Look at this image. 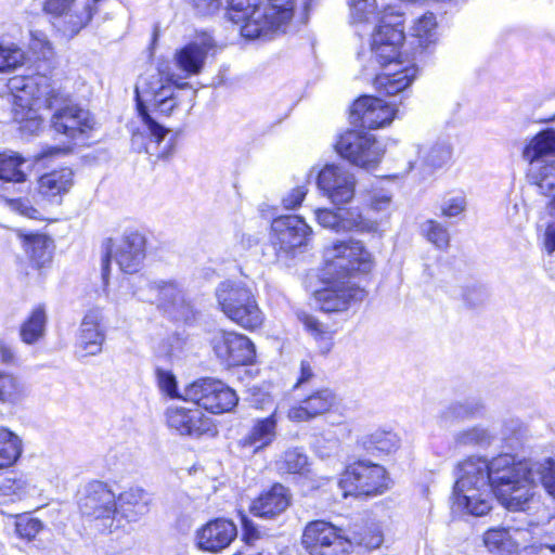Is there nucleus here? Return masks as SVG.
Instances as JSON below:
<instances>
[{
  "instance_id": "f257e3e1",
  "label": "nucleus",
  "mask_w": 555,
  "mask_h": 555,
  "mask_svg": "<svg viewBox=\"0 0 555 555\" xmlns=\"http://www.w3.org/2000/svg\"><path fill=\"white\" fill-rule=\"evenodd\" d=\"M541 482L555 500V459L516 462L511 454H501L490 462L469 457L457 466L453 507L473 516H483L492 508V493L511 512H525L537 502Z\"/></svg>"
},
{
  "instance_id": "f03ea898",
  "label": "nucleus",
  "mask_w": 555,
  "mask_h": 555,
  "mask_svg": "<svg viewBox=\"0 0 555 555\" xmlns=\"http://www.w3.org/2000/svg\"><path fill=\"white\" fill-rule=\"evenodd\" d=\"M185 87L188 83H179L168 66L146 70L138 77L134 87L137 109L150 135L144 149L151 156L158 159L171 156L178 134L158 124L150 115L149 107L160 115L170 116L180 104L179 91Z\"/></svg>"
},
{
  "instance_id": "7ed1b4c3",
  "label": "nucleus",
  "mask_w": 555,
  "mask_h": 555,
  "mask_svg": "<svg viewBox=\"0 0 555 555\" xmlns=\"http://www.w3.org/2000/svg\"><path fill=\"white\" fill-rule=\"evenodd\" d=\"M12 119L23 133L36 134L42 126L41 107L52 109L66 100L62 86L44 75L14 76L8 81Z\"/></svg>"
},
{
  "instance_id": "20e7f679",
  "label": "nucleus",
  "mask_w": 555,
  "mask_h": 555,
  "mask_svg": "<svg viewBox=\"0 0 555 555\" xmlns=\"http://www.w3.org/2000/svg\"><path fill=\"white\" fill-rule=\"evenodd\" d=\"M294 16L293 0H228L227 17L241 26V34L248 39H271L285 33Z\"/></svg>"
},
{
  "instance_id": "39448f33",
  "label": "nucleus",
  "mask_w": 555,
  "mask_h": 555,
  "mask_svg": "<svg viewBox=\"0 0 555 555\" xmlns=\"http://www.w3.org/2000/svg\"><path fill=\"white\" fill-rule=\"evenodd\" d=\"M529 164L528 179L543 195L555 192V130L545 129L533 135L522 149Z\"/></svg>"
},
{
  "instance_id": "423d86ee",
  "label": "nucleus",
  "mask_w": 555,
  "mask_h": 555,
  "mask_svg": "<svg viewBox=\"0 0 555 555\" xmlns=\"http://www.w3.org/2000/svg\"><path fill=\"white\" fill-rule=\"evenodd\" d=\"M101 278L114 274L112 260L118 272L127 275L137 274L142 267L146 253V238L139 231H126L120 237H107L102 242Z\"/></svg>"
},
{
  "instance_id": "0eeeda50",
  "label": "nucleus",
  "mask_w": 555,
  "mask_h": 555,
  "mask_svg": "<svg viewBox=\"0 0 555 555\" xmlns=\"http://www.w3.org/2000/svg\"><path fill=\"white\" fill-rule=\"evenodd\" d=\"M322 257L328 273L337 278L369 274L374 267L371 253L362 242L352 238L334 241L324 247Z\"/></svg>"
},
{
  "instance_id": "6e6552de",
  "label": "nucleus",
  "mask_w": 555,
  "mask_h": 555,
  "mask_svg": "<svg viewBox=\"0 0 555 555\" xmlns=\"http://www.w3.org/2000/svg\"><path fill=\"white\" fill-rule=\"evenodd\" d=\"M78 506L83 516L103 521L104 531L112 533L120 528V525L115 524L116 495L107 483L100 480L88 482L80 494Z\"/></svg>"
},
{
  "instance_id": "1a4fd4ad",
  "label": "nucleus",
  "mask_w": 555,
  "mask_h": 555,
  "mask_svg": "<svg viewBox=\"0 0 555 555\" xmlns=\"http://www.w3.org/2000/svg\"><path fill=\"white\" fill-rule=\"evenodd\" d=\"M386 469L370 461H357L347 466L339 486L347 495H377L388 488Z\"/></svg>"
},
{
  "instance_id": "9d476101",
  "label": "nucleus",
  "mask_w": 555,
  "mask_h": 555,
  "mask_svg": "<svg viewBox=\"0 0 555 555\" xmlns=\"http://www.w3.org/2000/svg\"><path fill=\"white\" fill-rule=\"evenodd\" d=\"M301 544L309 555H348L352 546L344 529L324 520L306 525Z\"/></svg>"
},
{
  "instance_id": "9b49d317",
  "label": "nucleus",
  "mask_w": 555,
  "mask_h": 555,
  "mask_svg": "<svg viewBox=\"0 0 555 555\" xmlns=\"http://www.w3.org/2000/svg\"><path fill=\"white\" fill-rule=\"evenodd\" d=\"M404 38L402 15L386 10L372 35L371 50L376 62L386 65L396 61Z\"/></svg>"
},
{
  "instance_id": "f8f14e48",
  "label": "nucleus",
  "mask_w": 555,
  "mask_h": 555,
  "mask_svg": "<svg viewBox=\"0 0 555 555\" xmlns=\"http://www.w3.org/2000/svg\"><path fill=\"white\" fill-rule=\"evenodd\" d=\"M183 398L214 414L230 412L238 402L233 389L211 378L199 379L188 386Z\"/></svg>"
},
{
  "instance_id": "ddd939ff",
  "label": "nucleus",
  "mask_w": 555,
  "mask_h": 555,
  "mask_svg": "<svg viewBox=\"0 0 555 555\" xmlns=\"http://www.w3.org/2000/svg\"><path fill=\"white\" fill-rule=\"evenodd\" d=\"M335 147L341 157L364 169L375 168L385 152L373 134L353 130L341 134Z\"/></svg>"
},
{
  "instance_id": "4468645a",
  "label": "nucleus",
  "mask_w": 555,
  "mask_h": 555,
  "mask_svg": "<svg viewBox=\"0 0 555 555\" xmlns=\"http://www.w3.org/2000/svg\"><path fill=\"white\" fill-rule=\"evenodd\" d=\"M311 234L312 230L302 217L281 216L271 223L270 241L276 256L287 258L305 246Z\"/></svg>"
},
{
  "instance_id": "2eb2a0df",
  "label": "nucleus",
  "mask_w": 555,
  "mask_h": 555,
  "mask_svg": "<svg viewBox=\"0 0 555 555\" xmlns=\"http://www.w3.org/2000/svg\"><path fill=\"white\" fill-rule=\"evenodd\" d=\"M104 0H46L44 11L63 16V29L69 37L76 36L98 13Z\"/></svg>"
},
{
  "instance_id": "dca6fc26",
  "label": "nucleus",
  "mask_w": 555,
  "mask_h": 555,
  "mask_svg": "<svg viewBox=\"0 0 555 555\" xmlns=\"http://www.w3.org/2000/svg\"><path fill=\"white\" fill-rule=\"evenodd\" d=\"M321 287L313 291L315 304L322 311L337 312L348 309L351 302L361 301L366 296L364 288L350 280H320Z\"/></svg>"
},
{
  "instance_id": "f3484780",
  "label": "nucleus",
  "mask_w": 555,
  "mask_h": 555,
  "mask_svg": "<svg viewBox=\"0 0 555 555\" xmlns=\"http://www.w3.org/2000/svg\"><path fill=\"white\" fill-rule=\"evenodd\" d=\"M62 93L66 100L61 105L54 106L51 127L55 132L76 140L93 128L94 120L89 111L73 103L69 93L63 88Z\"/></svg>"
},
{
  "instance_id": "a211bd4d",
  "label": "nucleus",
  "mask_w": 555,
  "mask_h": 555,
  "mask_svg": "<svg viewBox=\"0 0 555 555\" xmlns=\"http://www.w3.org/2000/svg\"><path fill=\"white\" fill-rule=\"evenodd\" d=\"M356 178L344 165H326L320 170L317 184L335 205L349 203L356 193Z\"/></svg>"
},
{
  "instance_id": "6ab92c4d",
  "label": "nucleus",
  "mask_w": 555,
  "mask_h": 555,
  "mask_svg": "<svg viewBox=\"0 0 555 555\" xmlns=\"http://www.w3.org/2000/svg\"><path fill=\"white\" fill-rule=\"evenodd\" d=\"M236 537L237 528L232 520L216 518L199 527L193 540L198 550L218 554L229 547Z\"/></svg>"
},
{
  "instance_id": "aec40b11",
  "label": "nucleus",
  "mask_w": 555,
  "mask_h": 555,
  "mask_svg": "<svg viewBox=\"0 0 555 555\" xmlns=\"http://www.w3.org/2000/svg\"><path fill=\"white\" fill-rule=\"evenodd\" d=\"M212 345L217 357L229 365H245L255 358L254 344L244 335L220 332Z\"/></svg>"
},
{
  "instance_id": "412c9836",
  "label": "nucleus",
  "mask_w": 555,
  "mask_h": 555,
  "mask_svg": "<svg viewBox=\"0 0 555 555\" xmlns=\"http://www.w3.org/2000/svg\"><path fill=\"white\" fill-rule=\"evenodd\" d=\"M395 114L396 109L392 105L370 95L359 98L351 107L352 122H359L361 127L369 129H377L390 124Z\"/></svg>"
},
{
  "instance_id": "4be33fe9",
  "label": "nucleus",
  "mask_w": 555,
  "mask_h": 555,
  "mask_svg": "<svg viewBox=\"0 0 555 555\" xmlns=\"http://www.w3.org/2000/svg\"><path fill=\"white\" fill-rule=\"evenodd\" d=\"M168 426L182 436H199L209 430L210 420L194 402L192 406H170L166 412Z\"/></svg>"
},
{
  "instance_id": "5701e85b",
  "label": "nucleus",
  "mask_w": 555,
  "mask_h": 555,
  "mask_svg": "<svg viewBox=\"0 0 555 555\" xmlns=\"http://www.w3.org/2000/svg\"><path fill=\"white\" fill-rule=\"evenodd\" d=\"M105 340L103 327V314L100 309H90L83 317L79 335L77 338V349L81 356H95L102 351Z\"/></svg>"
},
{
  "instance_id": "b1692460",
  "label": "nucleus",
  "mask_w": 555,
  "mask_h": 555,
  "mask_svg": "<svg viewBox=\"0 0 555 555\" xmlns=\"http://www.w3.org/2000/svg\"><path fill=\"white\" fill-rule=\"evenodd\" d=\"M529 532L520 528H491L483 534V543L495 555H513L528 540Z\"/></svg>"
},
{
  "instance_id": "393cba45",
  "label": "nucleus",
  "mask_w": 555,
  "mask_h": 555,
  "mask_svg": "<svg viewBox=\"0 0 555 555\" xmlns=\"http://www.w3.org/2000/svg\"><path fill=\"white\" fill-rule=\"evenodd\" d=\"M116 502L115 524L120 525L121 519L133 522L146 515L150 512L152 499L145 490L134 487L120 492L116 496Z\"/></svg>"
},
{
  "instance_id": "a878e982",
  "label": "nucleus",
  "mask_w": 555,
  "mask_h": 555,
  "mask_svg": "<svg viewBox=\"0 0 555 555\" xmlns=\"http://www.w3.org/2000/svg\"><path fill=\"white\" fill-rule=\"evenodd\" d=\"M335 403V393L331 389L324 388L313 392L298 405L292 406L287 412V417L294 422H307L327 413Z\"/></svg>"
},
{
  "instance_id": "bb28decb",
  "label": "nucleus",
  "mask_w": 555,
  "mask_h": 555,
  "mask_svg": "<svg viewBox=\"0 0 555 555\" xmlns=\"http://www.w3.org/2000/svg\"><path fill=\"white\" fill-rule=\"evenodd\" d=\"M289 502L291 494L288 490L284 486L276 483L253 502L250 512L258 517L273 518L285 512Z\"/></svg>"
},
{
  "instance_id": "cd10ccee",
  "label": "nucleus",
  "mask_w": 555,
  "mask_h": 555,
  "mask_svg": "<svg viewBox=\"0 0 555 555\" xmlns=\"http://www.w3.org/2000/svg\"><path fill=\"white\" fill-rule=\"evenodd\" d=\"M210 48L209 39L186 44L176 52V66L185 74V77L199 74Z\"/></svg>"
},
{
  "instance_id": "c85d7f7f",
  "label": "nucleus",
  "mask_w": 555,
  "mask_h": 555,
  "mask_svg": "<svg viewBox=\"0 0 555 555\" xmlns=\"http://www.w3.org/2000/svg\"><path fill=\"white\" fill-rule=\"evenodd\" d=\"M415 65L406 66L402 69L383 73L376 76L374 86L380 94L395 95L405 91L417 76Z\"/></svg>"
},
{
  "instance_id": "c756f323",
  "label": "nucleus",
  "mask_w": 555,
  "mask_h": 555,
  "mask_svg": "<svg viewBox=\"0 0 555 555\" xmlns=\"http://www.w3.org/2000/svg\"><path fill=\"white\" fill-rule=\"evenodd\" d=\"M74 173L69 168H62L44 173L39 178V193L49 201L60 202V197L66 194L73 185Z\"/></svg>"
},
{
  "instance_id": "7c9ffc66",
  "label": "nucleus",
  "mask_w": 555,
  "mask_h": 555,
  "mask_svg": "<svg viewBox=\"0 0 555 555\" xmlns=\"http://www.w3.org/2000/svg\"><path fill=\"white\" fill-rule=\"evenodd\" d=\"M217 299L224 314H227V306H234L235 308L245 304L256 301L253 292L247 287L242 280H224L217 288Z\"/></svg>"
},
{
  "instance_id": "2f4dec72",
  "label": "nucleus",
  "mask_w": 555,
  "mask_h": 555,
  "mask_svg": "<svg viewBox=\"0 0 555 555\" xmlns=\"http://www.w3.org/2000/svg\"><path fill=\"white\" fill-rule=\"evenodd\" d=\"M48 317L42 305L35 307L21 324L20 338L26 345H35L42 340L47 332Z\"/></svg>"
},
{
  "instance_id": "473e14b6",
  "label": "nucleus",
  "mask_w": 555,
  "mask_h": 555,
  "mask_svg": "<svg viewBox=\"0 0 555 555\" xmlns=\"http://www.w3.org/2000/svg\"><path fill=\"white\" fill-rule=\"evenodd\" d=\"M276 436L275 412L269 417L258 420L250 431L241 440L244 447H255L256 450L270 446Z\"/></svg>"
},
{
  "instance_id": "72a5a7b5",
  "label": "nucleus",
  "mask_w": 555,
  "mask_h": 555,
  "mask_svg": "<svg viewBox=\"0 0 555 555\" xmlns=\"http://www.w3.org/2000/svg\"><path fill=\"white\" fill-rule=\"evenodd\" d=\"M452 151V144L448 139H438L424 149L418 145H413L409 149L408 153L409 155H422L423 163L428 167L441 168L451 159Z\"/></svg>"
},
{
  "instance_id": "f704fd0d",
  "label": "nucleus",
  "mask_w": 555,
  "mask_h": 555,
  "mask_svg": "<svg viewBox=\"0 0 555 555\" xmlns=\"http://www.w3.org/2000/svg\"><path fill=\"white\" fill-rule=\"evenodd\" d=\"M24 452L22 437L5 426H0V469L15 465Z\"/></svg>"
},
{
  "instance_id": "c9c22d12",
  "label": "nucleus",
  "mask_w": 555,
  "mask_h": 555,
  "mask_svg": "<svg viewBox=\"0 0 555 555\" xmlns=\"http://www.w3.org/2000/svg\"><path fill=\"white\" fill-rule=\"evenodd\" d=\"M24 248L33 263L42 268L52 260L54 243L44 234H29L24 236Z\"/></svg>"
},
{
  "instance_id": "e433bc0d",
  "label": "nucleus",
  "mask_w": 555,
  "mask_h": 555,
  "mask_svg": "<svg viewBox=\"0 0 555 555\" xmlns=\"http://www.w3.org/2000/svg\"><path fill=\"white\" fill-rule=\"evenodd\" d=\"M13 533L25 544L37 541V537L46 529L44 522L31 513L12 515Z\"/></svg>"
},
{
  "instance_id": "4c0bfd02",
  "label": "nucleus",
  "mask_w": 555,
  "mask_h": 555,
  "mask_svg": "<svg viewBox=\"0 0 555 555\" xmlns=\"http://www.w3.org/2000/svg\"><path fill=\"white\" fill-rule=\"evenodd\" d=\"M25 159L18 154H0V189L9 190L10 185L22 183L26 175L22 169Z\"/></svg>"
},
{
  "instance_id": "58836bf2",
  "label": "nucleus",
  "mask_w": 555,
  "mask_h": 555,
  "mask_svg": "<svg viewBox=\"0 0 555 555\" xmlns=\"http://www.w3.org/2000/svg\"><path fill=\"white\" fill-rule=\"evenodd\" d=\"M341 232L371 233L377 231L378 222L359 207L341 208Z\"/></svg>"
},
{
  "instance_id": "ea45409f",
  "label": "nucleus",
  "mask_w": 555,
  "mask_h": 555,
  "mask_svg": "<svg viewBox=\"0 0 555 555\" xmlns=\"http://www.w3.org/2000/svg\"><path fill=\"white\" fill-rule=\"evenodd\" d=\"M362 447L369 452L389 454L400 446L398 435L390 430L376 429L361 438Z\"/></svg>"
},
{
  "instance_id": "a19ab883",
  "label": "nucleus",
  "mask_w": 555,
  "mask_h": 555,
  "mask_svg": "<svg viewBox=\"0 0 555 555\" xmlns=\"http://www.w3.org/2000/svg\"><path fill=\"white\" fill-rule=\"evenodd\" d=\"M225 315L233 322L247 330L257 328L263 322V314L256 301L245 304L237 308L228 304Z\"/></svg>"
},
{
  "instance_id": "79ce46f5",
  "label": "nucleus",
  "mask_w": 555,
  "mask_h": 555,
  "mask_svg": "<svg viewBox=\"0 0 555 555\" xmlns=\"http://www.w3.org/2000/svg\"><path fill=\"white\" fill-rule=\"evenodd\" d=\"M26 397V386L12 373L0 371V403L15 405Z\"/></svg>"
},
{
  "instance_id": "37998d69",
  "label": "nucleus",
  "mask_w": 555,
  "mask_h": 555,
  "mask_svg": "<svg viewBox=\"0 0 555 555\" xmlns=\"http://www.w3.org/2000/svg\"><path fill=\"white\" fill-rule=\"evenodd\" d=\"M436 17L433 13L424 14L417 20L413 26V38L420 48V52H424L437 40Z\"/></svg>"
},
{
  "instance_id": "c03bdc74",
  "label": "nucleus",
  "mask_w": 555,
  "mask_h": 555,
  "mask_svg": "<svg viewBox=\"0 0 555 555\" xmlns=\"http://www.w3.org/2000/svg\"><path fill=\"white\" fill-rule=\"evenodd\" d=\"M30 485L23 475L11 474L0 478V495L22 500L29 492Z\"/></svg>"
},
{
  "instance_id": "a18cd8bd",
  "label": "nucleus",
  "mask_w": 555,
  "mask_h": 555,
  "mask_svg": "<svg viewBox=\"0 0 555 555\" xmlns=\"http://www.w3.org/2000/svg\"><path fill=\"white\" fill-rule=\"evenodd\" d=\"M421 232L428 242L439 249H447L450 245L448 228L436 220L429 219L423 222L421 225Z\"/></svg>"
},
{
  "instance_id": "49530a36",
  "label": "nucleus",
  "mask_w": 555,
  "mask_h": 555,
  "mask_svg": "<svg viewBox=\"0 0 555 555\" xmlns=\"http://www.w3.org/2000/svg\"><path fill=\"white\" fill-rule=\"evenodd\" d=\"M308 465V456L298 448L287 450L278 463L279 469L288 474H302Z\"/></svg>"
},
{
  "instance_id": "de8ad7c7",
  "label": "nucleus",
  "mask_w": 555,
  "mask_h": 555,
  "mask_svg": "<svg viewBox=\"0 0 555 555\" xmlns=\"http://www.w3.org/2000/svg\"><path fill=\"white\" fill-rule=\"evenodd\" d=\"M454 440L457 446L463 447L488 446L492 436L486 428L474 426L459 431Z\"/></svg>"
},
{
  "instance_id": "09e8293b",
  "label": "nucleus",
  "mask_w": 555,
  "mask_h": 555,
  "mask_svg": "<svg viewBox=\"0 0 555 555\" xmlns=\"http://www.w3.org/2000/svg\"><path fill=\"white\" fill-rule=\"evenodd\" d=\"M483 405L479 400H466L463 402L452 403L447 410L442 413V417L444 420L455 418V420H464L473 417L479 414L482 410Z\"/></svg>"
},
{
  "instance_id": "8fccbe9b",
  "label": "nucleus",
  "mask_w": 555,
  "mask_h": 555,
  "mask_svg": "<svg viewBox=\"0 0 555 555\" xmlns=\"http://www.w3.org/2000/svg\"><path fill=\"white\" fill-rule=\"evenodd\" d=\"M25 53L16 44L0 43V72H11L22 66L25 62Z\"/></svg>"
},
{
  "instance_id": "3c124183",
  "label": "nucleus",
  "mask_w": 555,
  "mask_h": 555,
  "mask_svg": "<svg viewBox=\"0 0 555 555\" xmlns=\"http://www.w3.org/2000/svg\"><path fill=\"white\" fill-rule=\"evenodd\" d=\"M348 3L353 23H366L376 20V0H349Z\"/></svg>"
},
{
  "instance_id": "603ef678",
  "label": "nucleus",
  "mask_w": 555,
  "mask_h": 555,
  "mask_svg": "<svg viewBox=\"0 0 555 555\" xmlns=\"http://www.w3.org/2000/svg\"><path fill=\"white\" fill-rule=\"evenodd\" d=\"M466 205L467 202L464 194H449L441 201V215L448 218L457 217L465 211Z\"/></svg>"
},
{
  "instance_id": "864d4df0",
  "label": "nucleus",
  "mask_w": 555,
  "mask_h": 555,
  "mask_svg": "<svg viewBox=\"0 0 555 555\" xmlns=\"http://www.w3.org/2000/svg\"><path fill=\"white\" fill-rule=\"evenodd\" d=\"M317 222L325 228L335 232H341L340 220H341V208L328 209L318 208L314 210Z\"/></svg>"
},
{
  "instance_id": "5fc2aeb1",
  "label": "nucleus",
  "mask_w": 555,
  "mask_h": 555,
  "mask_svg": "<svg viewBox=\"0 0 555 555\" xmlns=\"http://www.w3.org/2000/svg\"><path fill=\"white\" fill-rule=\"evenodd\" d=\"M297 319L304 324L306 330L310 332V334L315 339H327L330 338V332L328 327L321 323L318 319H315L313 315H310L309 313L305 311H297L296 312Z\"/></svg>"
},
{
  "instance_id": "6e6d98bb",
  "label": "nucleus",
  "mask_w": 555,
  "mask_h": 555,
  "mask_svg": "<svg viewBox=\"0 0 555 555\" xmlns=\"http://www.w3.org/2000/svg\"><path fill=\"white\" fill-rule=\"evenodd\" d=\"M463 298L470 307H478L486 302L488 294L480 283L472 281L465 286Z\"/></svg>"
},
{
  "instance_id": "4d7b16f0",
  "label": "nucleus",
  "mask_w": 555,
  "mask_h": 555,
  "mask_svg": "<svg viewBox=\"0 0 555 555\" xmlns=\"http://www.w3.org/2000/svg\"><path fill=\"white\" fill-rule=\"evenodd\" d=\"M157 380L159 388L171 398L179 397L177 392L176 377L169 371L157 369L156 370Z\"/></svg>"
},
{
  "instance_id": "13d9d810",
  "label": "nucleus",
  "mask_w": 555,
  "mask_h": 555,
  "mask_svg": "<svg viewBox=\"0 0 555 555\" xmlns=\"http://www.w3.org/2000/svg\"><path fill=\"white\" fill-rule=\"evenodd\" d=\"M308 193L306 185H300L289 191L282 199L285 209H296L299 207Z\"/></svg>"
},
{
  "instance_id": "bf43d9fd",
  "label": "nucleus",
  "mask_w": 555,
  "mask_h": 555,
  "mask_svg": "<svg viewBox=\"0 0 555 555\" xmlns=\"http://www.w3.org/2000/svg\"><path fill=\"white\" fill-rule=\"evenodd\" d=\"M9 204L13 210L25 217L36 219L39 215V211L30 205L28 199H10Z\"/></svg>"
},
{
  "instance_id": "052dcab7",
  "label": "nucleus",
  "mask_w": 555,
  "mask_h": 555,
  "mask_svg": "<svg viewBox=\"0 0 555 555\" xmlns=\"http://www.w3.org/2000/svg\"><path fill=\"white\" fill-rule=\"evenodd\" d=\"M193 8L201 15H209L219 10L221 0H190Z\"/></svg>"
},
{
  "instance_id": "680f3d73",
  "label": "nucleus",
  "mask_w": 555,
  "mask_h": 555,
  "mask_svg": "<svg viewBox=\"0 0 555 555\" xmlns=\"http://www.w3.org/2000/svg\"><path fill=\"white\" fill-rule=\"evenodd\" d=\"M243 524V538L247 544H253L256 540L261 538V532L254 525L251 520L246 517L242 518Z\"/></svg>"
},
{
  "instance_id": "e2e57ef3",
  "label": "nucleus",
  "mask_w": 555,
  "mask_h": 555,
  "mask_svg": "<svg viewBox=\"0 0 555 555\" xmlns=\"http://www.w3.org/2000/svg\"><path fill=\"white\" fill-rule=\"evenodd\" d=\"M391 196L387 193L374 194L371 198V209L375 211H383L390 205Z\"/></svg>"
},
{
  "instance_id": "0e129e2a",
  "label": "nucleus",
  "mask_w": 555,
  "mask_h": 555,
  "mask_svg": "<svg viewBox=\"0 0 555 555\" xmlns=\"http://www.w3.org/2000/svg\"><path fill=\"white\" fill-rule=\"evenodd\" d=\"M544 250L552 255L555 251V220L551 222L544 234Z\"/></svg>"
},
{
  "instance_id": "69168bd1",
  "label": "nucleus",
  "mask_w": 555,
  "mask_h": 555,
  "mask_svg": "<svg viewBox=\"0 0 555 555\" xmlns=\"http://www.w3.org/2000/svg\"><path fill=\"white\" fill-rule=\"evenodd\" d=\"M0 360L3 364L13 365L17 362L15 350L5 344H0Z\"/></svg>"
},
{
  "instance_id": "338daca9",
  "label": "nucleus",
  "mask_w": 555,
  "mask_h": 555,
  "mask_svg": "<svg viewBox=\"0 0 555 555\" xmlns=\"http://www.w3.org/2000/svg\"><path fill=\"white\" fill-rule=\"evenodd\" d=\"M313 377V371L308 361H301L300 365V376L295 385V387H299L305 383H308Z\"/></svg>"
},
{
  "instance_id": "774afa93",
  "label": "nucleus",
  "mask_w": 555,
  "mask_h": 555,
  "mask_svg": "<svg viewBox=\"0 0 555 555\" xmlns=\"http://www.w3.org/2000/svg\"><path fill=\"white\" fill-rule=\"evenodd\" d=\"M531 555H555V543H541L531 547Z\"/></svg>"
}]
</instances>
